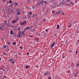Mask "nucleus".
<instances>
[{
    "label": "nucleus",
    "mask_w": 79,
    "mask_h": 79,
    "mask_svg": "<svg viewBox=\"0 0 79 79\" xmlns=\"http://www.w3.org/2000/svg\"><path fill=\"white\" fill-rule=\"evenodd\" d=\"M56 34H54V36H56Z\"/></svg>",
    "instance_id": "de8ad7c7"
},
{
    "label": "nucleus",
    "mask_w": 79,
    "mask_h": 79,
    "mask_svg": "<svg viewBox=\"0 0 79 79\" xmlns=\"http://www.w3.org/2000/svg\"><path fill=\"white\" fill-rule=\"evenodd\" d=\"M29 15H30V16H31V15H32V12H31V11H30L29 13Z\"/></svg>",
    "instance_id": "393cba45"
},
{
    "label": "nucleus",
    "mask_w": 79,
    "mask_h": 79,
    "mask_svg": "<svg viewBox=\"0 0 79 79\" xmlns=\"http://www.w3.org/2000/svg\"><path fill=\"white\" fill-rule=\"evenodd\" d=\"M32 26H31V27H28L29 30V29H32Z\"/></svg>",
    "instance_id": "f8f14e48"
},
{
    "label": "nucleus",
    "mask_w": 79,
    "mask_h": 79,
    "mask_svg": "<svg viewBox=\"0 0 79 79\" xmlns=\"http://www.w3.org/2000/svg\"><path fill=\"white\" fill-rule=\"evenodd\" d=\"M12 64H14L15 62H14V61H12Z\"/></svg>",
    "instance_id": "4d7b16f0"
},
{
    "label": "nucleus",
    "mask_w": 79,
    "mask_h": 79,
    "mask_svg": "<svg viewBox=\"0 0 79 79\" xmlns=\"http://www.w3.org/2000/svg\"><path fill=\"white\" fill-rule=\"evenodd\" d=\"M17 36L18 37H21V35H17Z\"/></svg>",
    "instance_id": "2f4dec72"
},
{
    "label": "nucleus",
    "mask_w": 79,
    "mask_h": 79,
    "mask_svg": "<svg viewBox=\"0 0 79 79\" xmlns=\"http://www.w3.org/2000/svg\"><path fill=\"white\" fill-rule=\"evenodd\" d=\"M9 3H12V1L10 0L9 2Z\"/></svg>",
    "instance_id": "bb28decb"
},
{
    "label": "nucleus",
    "mask_w": 79,
    "mask_h": 79,
    "mask_svg": "<svg viewBox=\"0 0 79 79\" xmlns=\"http://www.w3.org/2000/svg\"><path fill=\"white\" fill-rule=\"evenodd\" d=\"M23 18H24L23 19H27V17L26 16H25V17H22Z\"/></svg>",
    "instance_id": "ddd939ff"
},
{
    "label": "nucleus",
    "mask_w": 79,
    "mask_h": 79,
    "mask_svg": "<svg viewBox=\"0 0 79 79\" xmlns=\"http://www.w3.org/2000/svg\"><path fill=\"white\" fill-rule=\"evenodd\" d=\"M29 52H27V55H29Z\"/></svg>",
    "instance_id": "8fccbe9b"
},
{
    "label": "nucleus",
    "mask_w": 79,
    "mask_h": 79,
    "mask_svg": "<svg viewBox=\"0 0 79 79\" xmlns=\"http://www.w3.org/2000/svg\"><path fill=\"white\" fill-rule=\"evenodd\" d=\"M77 52H79V51H78L77 50L76 51V55H77Z\"/></svg>",
    "instance_id": "473e14b6"
},
{
    "label": "nucleus",
    "mask_w": 79,
    "mask_h": 79,
    "mask_svg": "<svg viewBox=\"0 0 79 79\" xmlns=\"http://www.w3.org/2000/svg\"><path fill=\"white\" fill-rule=\"evenodd\" d=\"M10 61H11V59H10V60H9L8 61H9V62H10Z\"/></svg>",
    "instance_id": "603ef678"
},
{
    "label": "nucleus",
    "mask_w": 79,
    "mask_h": 79,
    "mask_svg": "<svg viewBox=\"0 0 79 79\" xmlns=\"http://www.w3.org/2000/svg\"><path fill=\"white\" fill-rule=\"evenodd\" d=\"M77 66H79V64L78 63L77 64Z\"/></svg>",
    "instance_id": "13d9d810"
},
{
    "label": "nucleus",
    "mask_w": 79,
    "mask_h": 79,
    "mask_svg": "<svg viewBox=\"0 0 79 79\" xmlns=\"http://www.w3.org/2000/svg\"><path fill=\"white\" fill-rule=\"evenodd\" d=\"M62 14H63V16H64V14L63 13H62Z\"/></svg>",
    "instance_id": "69168bd1"
},
{
    "label": "nucleus",
    "mask_w": 79,
    "mask_h": 79,
    "mask_svg": "<svg viewBox=\"0 0 79 79\" xmlns=\"http://www.w3.org/2000/svg\"><path fill=\"white\" fill-rule=\"evenodd\" d=\"M3 54H4V55H6V53H5V52H4L3 53Z\"/></svg>",
    "instance_id": "5fc2aeb1"
},
{
    "label": "nucleus",
    "mask_w": 79,
    "mask_h": 79,
    "mask_svg": "<svg viewBox=\"0 0 79 79\" xmlns=\"http://www.w3.org/2000/svg\"><path fill=\"white\" fill-rule=\"evenodd\" d=\"M51 79V77H49L48 78V79Z\"/></svg>",
    "instance_id": "864d4df0"
},
{
    "label": "nucleus",
    "mask_w": 79,
    "mask_h": 79,
    "mask_svg": "<svg viewBox=\"0 0 79 79\" xmlns=\"http://www.w3.org/2000/svg\"><path fill=\"white\" fill-rule=\"evenodd\" d=\"M6 50L7 51H8V52H9V49H8V48H7Z\"/></svg>",
    "instance_id": "49530a36"
},
{
    "label": "nucleus",
    "mask_w": 79,
    "mask_h": 79,
    "mask_svg": "<svg viewBox=\"0 0 79 79\" xmlns=\"http://www.w3.org/2000/svg\"><path fill=\"white\" fill-rule=\"evenodd\" d=\"M70 3H71V4H72V5H74V3L72 2H70Z\"/></svg>",
    "instance_id": "aec40b11"
},
{
    "label": "nucleus",
    "mask_w": 79,
    "mask_h": 79,
    "mask_svg": "<svg viewBox=\"0 0 79 79\" xmlns=\"http://www.w3.org/2000/svg\"><path fill=\"white\" fill-rule=\"evenodd\" d=\"M8 24H7V25L9 27H13V26H12L11 25V24H10V23H8Z\"/></svg>",
    "instance_id": "7ed1b4c3"
},
{
    "label": "nucleus",
    "mask_w": 79,
    "mask_h": 79,
    "mask_svg": "<svg viewBox=\"0 0 79 79\" xmlns=\"http://www.w3.org/2000/svg\"><path fill=\"white\" fill-rule=\"evenodd\" d=\"M13 61H14V60H13V59H10V62L12 63Z\"/></svg>",
    "instance_id": "f3484780"
},
{
    "label": "nucleus",
    "mask_w": 79,
    "mask_h": 79,
    "mask_svg": "<svg viewBox=\"0 0 79 79\" xmlns=\"http://www.w3.org/2000/svg\"><path fill=\"white\" fill-rule=\"evenodd\" d=\"M0 30H2V27H0Z\"/></svg>",
    "instance_id": "680f3d73"
},
{
    "label": "nucleus",
    "mask_w": 79,
    "mask_h": 79,
    "mask_svg": "<svg viewBox=\"0 0 79 79\" xmlns=\"http://www.w3.org/2000/svg\"><path fill=\"white\" fill-rule=\"evenodd\" d=\"M35 40H39V38H35Z\"/></svg>",
    "instance_id": "9d476101"
},
{
    "label": "nucleus",
    "mask_w": 79,
    "mask_h": 79,
    "mask_svg": "<svg viewBox=\"0 0 79 79\" xmlns=\"http://www.w3.org/2000/svg\"><path fill=\"white\" fill-rule=\"evenodd\" d=\"M35 17V15H34L32 16V17Z\"/></svg>",
    "instance_id": "3c124183"
},
{
    "label": "nucleus",
    "mask_w": 79,
    "mask_h": 79,
    "mask_svg": "<svg viewBox=\"0 0 79 79\" xmlns=\"http://www.w3.org/2000/svg\"><path fill=\"white\" fill-rule=\"evenodd\" d=\"M20 49H23V47H20Z\"/></svg>",
    "instance_id": "7c9ffc66"
},
{
    "label": "nucleus",
    "mask_w": 79,
    "mask_h": 79,
    "mask_svg": "<svg viewBox=\"0 0 79 79\" xmlns=\"http://www.w3.org/2000/svg\"><path fill=\"white\" fill-rule=\"evenodd\" d=\"M60 12H59V11H56V15H60Z\"/></svg>",
    "instance_id": "4468645a"
},
{
    "label": "nucleus",
    "mask_w": 79,
    "mask_h": 79,
    "mask_svg": "<svg viewBox=\"0 0 79 79\" xmlns=\"http://www.w3.org/2000/svg\"><path fill=\"white\" fill-rule=\"evenodd\" d=\"M7 9L8 10H10V8H9L8 7L7 8Z\"/></svg>",
    "instance_id": "09e8293b"
},
{
    "label": "nucleus",
    "mask_w": 79,
    "mask_h": 79,
    "mask_svg": "<svg viewBox=\"0 0 79 79\" xmlns=\"http://www.w3.org/2000/svg\"><path fill=\"white\" fill-rule=\"evenodd\" d=\"M4 23L5 24H7V21L6 20L4 21Z\"/></svg>",
    "instance_id": "6e6552de"
},
{
    "label": "nucleus",
    "mask_w": 79,
    "mask_h": 79,
    "mask_svg": "<svg viewBox=\"0 0 79 79\" xmlns=\"http://www.w3.org/2000/svg\"><path fill=\"white\" fill-rule=\"evenodd\" d=\"M44 76H49L50 75V73L48 72L46 73H44Z\"/></svg>",
    "instance_id": "f257e3e1"
},
{
    "label": "nucleus",
    "mask_w": 79,
    "mask_h": 79,
    "mask_svg": "<svg viewBox=\"0 0 79 79\" xmlns=\"http://www.w3.org/2000/svg\"><path fill=\"white\" fill-rule=\"evenodd\" d=\"M59 13H63V11H59Z\"/></svg>",
    "instance_id": "ea45409f"
},
{
    "label": "nucleus",
    "mask_w": 79,
    "mask_h": 79,
    "mask_svg": "<svg viewBox=\"0 0 79 79\" xmlns=\"http://www.w3.org/2000/svg\"><path fill=\"white\" fill-rule=\"evenodd\" d=\"M46 32H47L48 31V29H46Z\"/></svg>",
    "instance_id": "052dcab7"
},
{
    "label": "nucleus",
    "mask_w": 79,
    "mask_h": 79,
    "mask_svg": "<svg viewBox=\"0 0 79 79\" xmlns=\"http://www.w3.org/2000/svg\"><path fill=\"white\" fill-rule=\"evenodd\" d=\"M14 11L13 10H10V13H13Z\"/></svg>",
    "instance_id": "5701e85b"
},
{
    "label": "nucleus",
    "mask_w": 79,
    "mask_h": 79,
    "mask_svg": "<svg viewBox=\"0 0 79 79\" xmlns=\"http://www.w3.org/2000/svg\"><path fill=\"white\" fill-rule=\"evenodd\" d=\"M18 54H19V55H21V53H20L19 52H18Z\"/></svg>",
    "instance_id": "f704fd0d"
},
{
    "label": "nucleus",
    "mask_w": 79,
    "mask_h": 79,
    "mask_svg": "<svg viewBox=\"0 0 79 79\" xmlns=\"http://www.w3.org/2000/svg\"><path fill=\"white\" fill-rule=\"evenodd\" d=\"M77 33H79V31H77Z\"/></svg>",
    "instance_id": "774afa93"
},
{
    "label": "nucleus",
    "mask_w": 79,
    "mask_h": 79,
    "mask_svg": "<svg viewBox=\"0 0 79 79\" xmlns=\"http://www.w3.org/2000/svg\"><path fill=\"white\" fill-rule=\"evenodd\" d=\"M7 44H8V45H10V42H8V43H7Z\"/></svg>",
    "instance_id": "e433bc0d"
},
{
    "label": "nucleus",
    "mask_w": 79,
    "mask_h": 79,
    "mask_svg": "<svg viewBox=\"0 0 79 79\" xmlns=\"http://www.w3.org/2000/svg\"><path fill=\"white\" fill-rule=\"evenodd\" d=\"M46 21V19H44L43 20V21L45 22V21Z\"/></svg>",
    "instance_id": "c9c22d12"
},
{
    "label": "nucleus",
    "mask_w": 79,
    "mask_h": 79,
    "mask_svg": "<svg viewBox=\"0 0 79 79\" xmlns=\"http://www.w3.org/2000/svg\"><path fill=\"white\" fill-rule=\"evenodd\" d=\"M44 3H45L46 4V3H47V2L46 1H44Z\"/></svg>",
    "instance_id": "6e6d98bb"
},
{
    "label": "nucleus",
    "mask_w": 79,
    "mask_h": 79,
    "mask_svg": "<svg viewBox=\"0 0 79 79\" xmlns=\"http://www.w3.org/2000/svg\"><path fill=\"white\" fill-rule=\"evenodd\" d=\"M72 52H73V50H72V49H71L69 51V53H71Z\"/></svg>",
    "instance_id": "6ab92c4d"
},
{
    "label": "nucleus",
    "mask_w": 79,
    "mask_h": 79,
    "mask_svg": "<svg viewBox=\"0 0 79 79\" xmlns=\"http://www.w3.org/2000/svg\"><path fill=\"white\" fill-rule=\"evenodd\" d=\"M16 42H15L13 43V45H16Z\"/></svg>",
    "instance_id": "4be33fe9"
},
{
    "label": "nucleus",
    "mask_w": 79,
    "mask_h": 79,
    "mask_svg": "<svg viewBox=\"0 0 79 79\" xmlns=\"http://www.w3.org/2000/svg\"><path fill=\"white\" fill-rule=\"evenodd\" d=\"M29 37H33V35H30Z\"/></svg>",
    "instance_id": "79ce46f5"
},
{
    "label": "nucleus",
    "mask_w": 79,
    "mask_h": 79,
    "mask_svg": "<svg viewBox=\"0 0 79 79\" xmlns=\"http://www.w3.org/2000/svg\"><path fill=\"white\" fill-rule=\"evenodd\" d=\"M3 47H4V48H6V46H5V45H4Z\"/></svg>",
    "instance_id": "c03bdc74"
},
{
    "label": "nucleus",
    "mask_w": 79,
    "mask_h": 79,
    "mask_svg": "<svg viewBox=\"0 0 79 79\" xmlns=\"http://www.w3.org/2000/svg\"><path fill=\"white\" fill-rule=\"evenodd\" d=\"M19 31V32H18V34L20 35L21 34V31Z\"/></svg>",
    "instance_id": "9b49d317"
},
{
    "label": "nucleus",
    "mask_w": 79,
    "mask_h": 79,
    "mask_svg": "<svg viewBox=\"0 0 79 79\" xmlns=\"http://www.w3.org/2000/svg\"><path fill=\"white\" fill-rule=\"evenodd\" d=\"M17 21H16V20H12V23H16V22H17Z\"/></svg>",
    "instance_id": "39448f33"
},
{
    "label": "nucleus",
    "mask_w": 79,
    "mask_h": 79,
    "mask_svg": "<svg viewBox=\"0 0 79 79\" xmlns=\"http://www.w3.org/2000/svg\"><path fill=\"white\" fill-rule=\"evenodd\" d=\"M24 30H27L28 29V30H29V27H28V26L27 27L25 28H24Z\"/></svg>",
    "instance_id": "0eeeda50"
},
{
    "label": "nucleus",
    "mask_w": 79,
    "mask_h": 79,
    "mask_svg": "<svg viewBox=\"0 0 79 79\" xmlns=\"http://www.w3.org/2000/svg\"><path fill=\"white\" fill-rule=\"evenodd\" d=\"M13 3L11 4V5L10 6L11 7V8L12 7V5H13Z\"/></svg>",
    "instance_id": "c85d7f7f"
},
{
    "label": "nucleus",
    "mask_w": 79,
    "mask_h": 79,
    "mask_svg": "<svg viewBox=\"0 0 79 79\" xmlns=\"http://www.w3.org/2000/svg\"><path fill=\"white\" fill-rule=\"evenodd\" d=\"M69 27H71V26H70V25H69Z\"/></svg>",
    "instance_id": "e2e57ef3"
},
{
    "label": "nucleus",
    "mask_w": 79,
    "mask_h": 79,
    "mask_svg": "<svg viewBox=\"0 0 79 79\" xmlns=\"http://www.w3.org/2000/svg\"><path fill=\"white\" fill-rule=\"evenodd\" d=\"M13 31H12V30H11L10 31V34H13Z\"/></svg>",
    "instance_id": "2eb2a0df"
},
{
    "label": "nucleus",
    "mask_w": 79,
    "mask_h": 79,
    "mask_svg": "<svg viewBox=\"0 0 79 79\" xmlns=\"http://www.w3.org/2000/svg\"><path fill=\"white\" fill-rule=\"evenodd\" d=\"M25 68V69H27V68H29L30 67L29 66H28V65H26Z\"/></svg>",
    "instance_id": "423d86ee"
},
{
    "label": "nucleus",
    "mask_w": 79,
    "mask_h": 79,
    "mask_svg": "<svg viewBox=\"0 0 79 79\" xmlns=\"http://www.w3.org/2000/svg\"><path fill=\"white\" fill-rule=\"evenodd\" d=\"M62 58L63 59H64V58H65V56H64V55H63V56H62Z\"/></svg>",
    "instance_id": "b1692460"
},
{
    "label": "nucleus",
    "mask_w": 79,
    "mask_h": 79,
    "mask_svg": "<svg viewBox=\"0 0 79 79\" xmlns=\"http://www.w3.org/2000/svg\"><path fill=\"white\" fill-rule=\"evenodd\" d=\"M43 2L44 1H43V0H42V1H41L40 2V3H39V5H41V4L42 5V3H43Z\"/></svg>",
    "instance_id": "1a4fd4ad"
},
{
    "label": "nucleus",
    "mask_w": 79,
    "mask_h": 79,
    "mask_svg": "<svg viewBox=\"0 0 79 79\" xmlns=\"http://www.w3.org/2000/svg\"><path fill=\"white\" fill-rule=\"evenodd\" d=\"M55 12L54 10H53V11H52V13H55Z\"/></svg>",
    "instance_id": "a19ab883"
},
{
    "label": "nucleus",
    "mask_w": 79,
    "mask_h": 79,
    "mask_svg": "<svg viewBox=\"0 0 79 79\" xmlns=\"http://www.w3.org/2000/svg\"><path fill=\"white\" fill-rule=\"evenodd\" d=\"M25 31H26V30H24L23 32L24 33V32H25Z\"/></svg>",
    "instance_id": "bf43d9fd"
},
{
    "label": "nucleus",
    "mask_w": 79,
    "mask_h": 79,
    "mask_svg": "<svg viewBox=\"0 0 79 79\" xmlns=\"http://www.w3.org/2000/svg\"><path fill=\"white\" fill-rule=\"evenodd\" d=\"M57 29H59V28H60V25H58L57 26Z\"/></svg>",
    "instance_id": "a211bd4d"
},
{
    "label": "nucleus",
    "mask_w": 79,
    "mask_h": 79,
    "mask_svg": "<svg viewBox=\"0 0 79 79\" xmlns=\"http://www.w3.org/2000/svg\"><path fill=\"white\" fill-rule=\"evenodd\" d=\"M16 21H17V20H19L18 19V17H17V18H16Z\"/></svg>",
    "instance_id": "37998d69"
},
{
    "label": "nucleus",
    "mask_w": 79,
    "mask_h": 79,
    "mask_svg": "<svg viewBox=\"0 0 79 79\" xmlns=\"http://www.w3.org/2000/svg\"><path fill=\"white\" fill-rule=\"evenodd\" d=\"M55 42H53V44H52L51 46V47H53L54 45H55Z\"/></svg>",
    "instance_id": "20e7f679"
},
{
    "label": "nucleus",
    "mask_w": 79,
    "mask_h": 79,
    "mask_svg": "<svg viewBox=\"0 0 79 79\" xmlns=\"http://www.w3.org/2000/svg\"><path fill=\"white\" fill-rule=\"evenodd\" d=\"M21 27H19V28H18V30H21Z\"/></svg>",
    "instance_id": "c756f323"
},
{
    "label": "nucleus",
    "mask_w": 79,
    "mask_h": 79,
    "mask_svg": "<svg viewBox=\"0 0 79 79\" xmlns=\"http://www.w3.org/2000/svg\"><path fill=\"white\" fill-rule=\"evenodd\" d=\"M21 25H26V21H24L23 22L21 23Z\"/></svg>",
    "instance_id": "f03ea898"
},
{
    "label": "nucleus",
    "mask_w": 79,
    "mask_h": 79,
    "mask_svg": "<svg viewBox=\"0 0 79 79\" xmlns=\"http://www.w3.org/2000/svg\"><path fill=\"white\" fill-rule=\"evenodd\" d=\"M25 13V11H22V13L23 15Z\"/></svg>",
    "instance_id": "a878e982"
},
{
    "label": "nucleus",
    "mask_w": 79,
    "mask_h": 79,
    "mask_svg": "<svg viewBox=\"0 0 79 79\" xmlns=\"http://www.w3.org/2000/svg\"><path fill=\"white\" fill-rule=\"evenodd\" d=\"M35 8V7H33V9H34Z\"/></svg>",
    "instance_id": "338daca9"
},
{
    "label": "nucleus",
    "mask_w": 79,
    "mask_h": 79,
    "mask_svg": "<svg viewBox=\"0 0 79 79\" xmlns=\"http://www.w3.org/2000/svg\"><path fill=\"white\" fill-rule=\"evenodd\" d=\"M67 0V2H69L70 1V0Z\"/></svg>",
    "instance_id": "58836bf2"
},
{
    "label": "nucleus",
    "mask_w": 79,
    "mask_h": 79,
    "mask_svg": "<svg viewBox=\"0 0 79 79\" xmlns=\"http://www.w3.org/2000/svg\"><path fill=\"white\" fill-rule=\"evenodd\" d=\"M36 68H39V65H36Z\"/></svg>",
    "instance_id": "a18cd8bd"
},
{
    "label": "nucleus",
    "mask_w": 79,
    "mask_h": 79,
    "mask_svg": "<svg viewBox=\"0 0 79 79\" xmlns=\"http://www.w3.org/2000/svg\"><path fill=\"white\" fill-rule=\"evenodd\" d=\"M18 5V4L16 2L15 4V6H17V5Z\"/></svg>",
    "instance_id": "72a5a7b5"
},
{
    "label": "nucleus",
    "mask_w": 79,
    "mask_h": 79,
    "mask_svg": "<svg viewBox=\"0 0 79 79\" xmlns=\"http://www.w3.org/2000/svg\"><path fill=\"white\" fill-rule=\"evenodd\" d=\"M21 37H22V36H24V35H21H21H20Z\"/></svg>",
    "instance_id": "4c0bfd02"
},
{
    "label": "nucleus",
    "mask_w": 79,
    "mask_h": 79,
    "mask_svg": "<svg viewBox=\"0 0 79 79\" xmlns=\"http://www.w3.org/2000/svg\"><path fill=\"white\" fill-rule=\"evenodd\" d=\"M19 12L18 13H17V15H19V14H20V11H19Z\"/></svg>",
    "instance_id": "cd10ccee"
},
{
    "label": "nucleus",
    "mask_w": 79,
    "mask_h": 79,
    "mask_svg": "<svg viewBox=\"0 0 79 79\" xmlns=\"http://www.w3.org/2000/svg\"><path fill=\"white\" fill-rule=\"evenodd\" d=\"M21 35H25V34L24 33V32H23V31L22 32V34H21Z\"/></svg>",
    "instance_id": "dca6fc26"
},
{
    "label": "nucleus",
    "mask_w": 79,
    "mask_h": 79,
    "mask_svg": "<svg viewBox=\"0 0 79 79\" xmlns=\"http://www.w3.org/2000/svg\"><path fill=\"white\" fill-rule=\"evenodd\" d=\"M53 7L55 8H56V5L55 4H54L53 5Z\"/></svg>",
    "instance_id": "412c9836"
},
{
    "label": "nucleus",
    "mask_w": 79,
    "mask_h": 79,
    "mask_svg": "<svg viewBox=\"0 0 79 79\" xmlns=\"http://www.w3.org/2000/svg\"><path fill=\"white\" fill-rule=\"evenodd\" d=\"M77 1H75V3H77Z\"/></svg>",
    "instance_id": "0e129e2a"
}]
</instances>
